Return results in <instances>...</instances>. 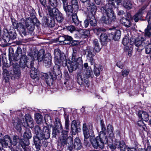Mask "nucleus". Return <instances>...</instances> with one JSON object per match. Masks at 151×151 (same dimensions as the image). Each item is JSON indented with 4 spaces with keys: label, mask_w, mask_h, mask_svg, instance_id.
<instances>
[{
    "label": "nucleus",
    "mask_w": 151,
    "mask_h": 151,
    "mask_svg": "<svg viewBox=\"0 0 151 151\" xmlns=\"http://www.w3.org/2000/svg\"><path fill=\"white\" fill-rule=\"evenodd\" d=\"M108 3L102 6L101 9L103 13L101 20L107 24H109L116 19L112 9L115 7L114 0H107Z\"/></svg>",
    "instance_id": "1"
},
{
    "label": "nucleus",
    "mask_w": 151,
    "mask_h": 151,
    "mask_svg": "<svg viewBox=\"0 0 151 151\" xmlns=\"http://www.w3.org/2000/svg\"><path fill=\"white\" fill-rule=\"evenodd\" d=\"M65 65L68 68L70 72L76 70L79 65H81L82 63V58L78 57V51L75 48L73 49V54L71 58V62L69 60H66L65 61Z\"/></svg>",
    "instance_id": "2"
},
{
    "label": "nucleus",
    "mask_w": 151,
    "mask_h": 151,
    "mask_svg": "<svg viewBox=\"0 0 151 151\" xmlns=\"http://www.w3.org/2000/svg\"><path fill=\"white\" fill-rule=\"evenodd\" d=\"M93 76L91 68L88 67L87 69L84 70L83 73H81L78 74V82L80 85L85 83L88 86L89 83L88 78L90 77H93Z\"/></svg>",
    "instance_id": "3"
},
{
    "label": "nucleus",
    "mask_w": 151,
    "mask_h": 151,
    "mask_svg": "<svg viewBox=\"0 0 151 151\" xmlns=\"http://www.w3.org/2000/svg\"><path fill=\"white\" fill-rule=\"evenodd\" d=\"M44 51V50H42L38 53L37 60L38 62L42 61L44 65L48 68L50 67L52 63V57L49 53L44 55L43 53Z\"/></svg>",
    "instance_id": "4"
},
{
    "label": "nucleus",
    "mask_w": 151,
    "mask_h": 151,
    "mask_svg": "<svg viewBox=\"0 0 151 151\" xmlns=\"http://www.w3.org/2000/svg\"><path fill=\"white\" fill-rule=\"evenodd\" d=\"M50 129L46 126L43 127L42 133H40L38 137L39 143H36L35 147L37 150H38L40 148L41 145V140L44 139H49L50 136Z\"/></svg>",
    "instance_id": "5"
},
{
    "label": "nucleus",
    "mask_w": 151,
    "mask_h": 151,
    "mask_svg": "<svg viewBox=\"0 0 151 151\" xmlns=\"http://www.w3.org/2000/svg\"><path fill=\"white\" fill-rule=\"evenodd\" d=\"M17 37V34L14 29L10 30L9 32L6 29L3 31V40L4 42H9L10 39L14 40Z\"/></svg>",
    "instance_id": "6"
},
{
    "label": "nucleus",
    "mask_w": 151,
    "mask_h": 151,
    "mask_svg": "<svg viewBox=\"0 0 151 151\" xmlns=\"http://www.w3.org/2000/svg\"><path fill=\"white\" fill-rule=\"evenodd\" d=\"M40 24L39 21L36 18L33 19L28 18L25 21L26 26L29 32H32L34 29L35 25L38 26Z\"/></svg>",
    "instance_id": "7"
},
{
    "label": "nucleus",
    "mask_w": 151,
    "mask_h": 151,
    "mask_svg": "<svg viewBox=\"0 0 151 151\" xmlns=\"http://www.w3.org/2000/svg\"><path fill=\"white\" fill-rule=\"evenodd\" d=\"M146 18L148 20V24L147 27L145 30V36L146 37H147L148 42L149 41H150L151 38L150 36L151 35V12H148L146 17Z\"/></svg>",
    "instance_id": "8"
},
{
    "label": "nucleus",
    "mask_w": 151,
    "mask_h": 151,
    "mask_svg": "<svg viewBox=\"0 0 151 151\" xmlns=\"http://www.w3.org/2000/svg\"><path fill=\"white\" fill-rule=\"evenodd\" d=\"M146 40V39H145L142 37H139L136 38L134 44L137 47L136 49L138 51L140 52L144 48L145 43L148 42Z\"/></svg>",
    "instance_id": "9"
},
{
    "label": "nucleus",
    "mask_w": 151,
    "mask_h": 151,
    "mask_svg": "<svg viewBox=\"0 0 151 151\" xmlns=\"http://www.w3.org/2000/svg\"><path fill=\"white\" fill-rule=\"evenodd\" d=\"M55 61V63L61 64V63H65L64 57L63 54L61 53V51L58 49H56L54 52Z\"/></svg>",
    "instance_id": "10"
},
{
    "label": "nucleus",
    "mask_w": 151,
    "mask_h": 151,
    "mask_svg": "<svg viewBox=\"0 0 151 151\" xmlns=\"http://www.w3.org/2000/svg\"><path fill=\"white\" fill-rule=\"evenodd\" d=\"M90 142L93 147L96 149H98L99 147L103 149L104 147V145L99 142V138L98 136L96 137H90Z\"/></svg>",
    "instance_id": "11"
},
{
    "label": "nucleus",
    "mask_w": 151,
    "mask_h": 151,
    "mask_svg": "<svg viewBox=\"0 0 151 151\" xmlns=\"http://www.w3.org/2000/svg\"><path fill=\"white\" fill-rule=\"evenodd\" d=\"M86 54L87 55V59L89 60L91 64L93 65L94 64V60L93 57L95 55L93 49L91 47H89L85 50Z\"/></svg>",
    "instance_id": "12"
},
{
    "label": "nucleus",
    "mask_w": 151,
    "mask_h": 151,
    "mask_svg": "<svg viewBox=\"0 0 151 151\" xmlns=\"http://www.w3.org/2000/svg\"><path fill=\"white\" fill-rule=\"evenodd\" d=\"M63 8L67 16L69 17L74 12V9L71 5H68V3L66 2L63 4Z\"/></svg>",
    "instance_id": "13"
},
{
    "label": "nucleus",
    "mask_w": 151,
    "mask_h": 151,
    "mask_svg": "<svg viewBox=\"0 0 151 151\" xmlns=\"http://www.w3.org/2000/svg\"><path fill=\"white\" fill-rule=\"evenodd\" d=\"M55 65L54 66L52 72L53 73L56 78H61L62 74L60 69V66L58 63H55Z\"/></svg>",
    "instance_id": "14"
},
{
    "label": "nucleus",
    "mask_w": 151,
    "mask_h": 151,
    "mask_svg": "<svg viewBox=\"0 0 151 151\" xmlns=\"http://www.w3.org/2000/svg\"><path fill=\"white\" fill-rule=\"evenodd\" d=\"M87 9L88 11V15L91 14H95L97 10V7L94 3L89 1L88 3Z\"/></svg>",
    "instance_id": "15"
},
{
    "label": "nucleus",
    "mask_w": 151,
    "mask_h": 151,
    "mask_svg": "<svg viewBox=\"0 0 151 151\" xmlns=\"http://www.w3.org/2000/svg\"><path fill=\"white\" fill-rule=\"evenodd\" d=\"M34 132L36 134V135H35L33 137L34 143L35 146L36 143L37 142L39 143L38 137L40 133H42V130L40 127L38 126H36L34 128Z\"/></svg>",
    "instance_id": "16"
},
{
    "label": "nucleus",
    "mask_w": 151,
    "mask_h": 151,
    "mask_svg": "<svg viewBox=\"0 0 151 151\" xmlns=\"http://www.w3.org/2000/svg\"><path fill=\"white\" fill-rule=\"evenodd\" d=\"M99 142L101 144H102L103 145L104 144H106L108 142H110V141L108 142V139L106 135V132H101L99 134Z\"/></svg>",
    "instance_id": "17"
},
{
    "label": "nucleus",
    "mask_w": 151,
    "mask_h": 151,
    "mask_svg": "<svg viewBox=\"0 0 151 151\" xmlns=\"http://www.w3.org/2000/svg\"><path fill=\"white\" fill-rule=\"evenodd\" d=\"M22 121L18 118L13 120L12 123L15 128L18 131L21 130L22 125Z\"/></svg>",
    "instance_id": "18"
},
{
    "label": "nucleus",
    "mask_w": 151,
    "mask_h": 151,
    "mask_svg": "<svg viewBox=\"0 0 151 151\" xmlns=\"http://www.w3.org/2000/svg\"><path fill=\"white\" fill-rule=\"evenodd\" d=\"M15 28L17 29L20 33L23 35L25 36L26 35V29L24 24L21 22L17 23V24Z\"/></svg>",
    "instance_id": "19"
},
{
    "label": "nucleus",
    "mask_w": 151,
    "mask_h": 151,
    "mask_svg": "<svg viewBox=\"0 0 151 151\" xmlns=\"http://www.w3.org/2000/svg\"><path fill=\"white\" fill-rule=\"evenodd\" d=\"M47 7L49 14L51 17H55L59 12L58 9L55 7L52 8L49 6H47Z\"/></svg>",
    "instance_id": "20"
},
{
    "label": "nucleus",
    "mask_w": 151,
    "mask_h": 151,
    "mask_svg": "<svg viewBox=\"0 0 151 151\" xmlns=\"http://www.w3.org/2000/svg\"><path fill=\"white\" fill-rule=\"evenodd\" d=\"M121 32L119 30H116L114 33L109 34V37L111 39H114L115 40L118 41L120 38Z\"/></svg>",
    "instance_id": "21"
},
{
    "label": "nucleus",
    "mask_w": 151,
    "mask_h": 151,
    "mask_svg": "<svg viewBox=\"0 0 151 151\" xmlns=\"http://www.w3.org/2000/svg\"><path fill=\"white\" fill-rule=\"evenodd\" d=\"M138 116L140 118L144 121H147L149 120L148 115L146 112L139 111L138 113Z\"/></svg>",
    "instance_id": "22"
},
{
    "label": "nucleus",
    "mask_w": 151,
    "mask_h": 151,
    "mask_svg": "<svg viewBox=\"0 0 151 151\" xmlns=\"http://www.w3.org/2000/svg\"><path fill=\"white\" fill-rule=\"evenodd\" d=\"M78 125L76 121L73 120L71 124V131L73 135H75L78 131Z\"/></svg>",
    "instance_id": "23"
},
{
    "label": "nucleus",
    "mask_w": 151,
    "mask_h": 151,
    "mask_svg": "<svg viewBox=\"0 0 151 151\" xmlns=\"http://www.w3.org/2000/svg\"><path fill=\"white\" fill-rule=\"evenodd\" d=\"M95 14H91L89 15H88L87 18L90 24L92 26H95L97 24V22L95 19Z\"/></svg>",
    "instance_id": "24"
},
{
    "label": "nucleus",
    "mask_w": 151,
    "mask_h": 151,
    "mask_svg": "<svg viewBox=\"0 0 151 151\" xmlns=\"http://www.w3.org/2000/svg\"><path fill=\"white\" fill-rule=\"evenodd\" d=\"M116 147L117 149H119L120 151H125L127 149V146L123 141L117 142Z\"/></svg>",
    "instance_id": "25"
},
{
    "label": "nucleus",
    "mask_w": 151,
    "mask_h": 151,
    "mask_svg": "<svg viewBox=\"0 0 151 151\" xmlns=\"http://www.w3.org/2000/svg\"><path fill=\"white\" fill-rule=\"evenodd\" d=\"M77 10H74V12L72 13L69 17H72V22L75 25L77 26L79 24V21L78 19L76 13Z\"/></svg>",
    "instance_id": "26"
},
{
    "label": "nucleus",
    "mask_w": 151,
    "mask_h": 151,
    "mask_svg": "<svg viewBox=\"0 0 151 151\" xmlns=\"http://www.w3.org/2000/svg\"><path fill=\"white\" fill-rule=\"evenodd\" d=\"M13 74L15 77H19L20 75L21 72L20 68L19 67V65H14L13 66Z\"/></svg>",
    "instance_id": "27"
},
{
    "label": "nucleus",
    "mask_w": 151,
    "mask_h": 151,
    "mask_svg": "<svg viewBox=\"0 0 151 151\" xmlns=\"http://www.w3.org/2000/svg\"><path fill=\"white\" fill-rule=\"evenodd\" d=\"M102 70V68L101 66L99 65L96 64L94 65L93 72L96 76H97L100 75V71Z\"/></svg>",
    "instance_id": "28"
},
{
    "label": "nucleus",
    "mask_w": 151,
    "mask_h": 151,
    "mask_svg": "<svg viewBox=\"0 0 151 151\" xmlns=\"http://www.w3.org/2000/svg\"><path fill=\"white\" fill-rule=\"evenodd\" d=\"M82 147V145L80 139L78 138H76L74 140V148L76 149L80 150Z\"/></svg>",
    "instance_id": "29"
},
{
    "label": "nucleus",
    "mask_w": 151,
    "mask_h": 151,
    "mask_svg": "<svg viewBox=\"0 0 151 151\" xmlns=\"http://www.w3.org/2000/svg\"><path fill=\"white\" fill-rule=\"evenodd\" d=\"M20 139L19 137L17 135L13 136L10 141L11 144L14 146L16 145L19 141L20 142Z\"/></svg>",
    "instance_id": "30"
},
{
    "label": "nucleus",
    "mask_w": 151,
    "mask_h": 151,
    "mask_svg": "<svg viewBox=\"0 0 151 151\" xmlns=\"http://www.w3.org/2000/svg\"><path fill=\"white\" fill-rule=\"evenodd\" d=\"M1 140L4 147H6L8 145V142H9L10 143L11 139L9 136L6 135L4 137L3 139H1Z\"/></svg>",
    "instance_id": "31"
},
{
    "label": "nucleus",
    "mask_w": 151,
    "mask_h": 151,
    "mask_svg": "<svg viewBox=\"0 0 151 151\" xmlns=\"http://www.w3.org/2000/svg\"><path fill=\"white\" fill-rule=\"evenodd\" d=\"M46 23L49 27H53L55 24L54 19L51 17L47 18Z\"/></svg>",
    "instance_id": "32"
},
{
    "label": "nucleus",
    "mask_w": 151,
    "mask_h": 151,
    "mask_svg": "<svg viewBox=\"0 0 151 151\" xmlns=\"http://www.w3.org/2000/svg\"><path fill=\"white\" fill-rule=\"evenodd\" d=\"M121 22L123 25L127 27H130L132 24L129 20L124 17L121 19Z\"/></svg>",
    "instance_id": "33"
},
{
    "label": "nucleus",
    "mask_w": 151,
    "mask_h": 151,
    "mask_svg": "<svg viewBox=\"0 0 151 151\" xmlns=\"http://www.w3.org/2000/svg\"><path fill=\"white\" fill-rule=\"evenodd\" d=\"M26 66L31 69L32 68H34L33 66L34 64V61L32 60V58L30 59H29L28 57L26 56Z\"/></svg>",
    "instance_id": "34"
},
{
    "label": "nucleus",
    "mask_w": 151,
    "mask_h": 151,
    "mask_svg": "<svg viewBox=\"0 0 151 151\" xmlns=\"http://www.w3.org/2000/svg\"><path fill=\"white\" fill-rule=\"evenodd\" d=\"M26 56L25 55H23L21 57L19 65L21 68H24L26 66Z\"/></svg>",
    "instance_id": "35"
},
{
    "label": "nucleus",
    "mask_w": 151,
    "mask_h": 151,
    "mask_svg": "<svg viewBox=\"0 0 151 151\" xmlns=\"http://www.w3.org/2000/svg\"><path fill=\"white\" fill-rule=\"evenodd\" d=\"M107 130L108 133L109 134V137L111 139V141H112V138L114 137V134L113 132V129L112 126L111 124H109L107 127Z\"/></svg>",
    "instance_id": "36"
},
{
    "label": "nucleus",
    "mask_w": 151,
    "mask_h": 151,
    "mask_svg": "<svg viewBox=\"0 0 151 151\" xmlns=\"http://www.w3.org/2000/svg\"><path fill=\"white\" fill-rule=\"evenodd\" d=\"M54 123L56 129H62L63 127L61 122L58 118L56 117L55 118Z\"/></svg>",
    "instance_id": "37"
},
{
    "label": "nucleus",
    "mask_w": 151,
    "mask_h": 151,
    "mask_svg": "<svg viewBox=\"0 0 151 151\" xmlns=\"http://www.w3.org/2000/svg\"><path fill=\"white\" fill-rule=\"evenodd\" d=\"M46 81L48 85L50 86L52 85L53 81V78L51 74L49 75H47L46 77Z\"/></svg>",
    "instance_id": "38"
},
{
    "label": "nucleus",
    "mask_w": 151,
    "mask_h": 151,
    "mask_svg": "<svg viewBox=\"0 0 151 151\" xmlns=\"http://www.w3.org/2000/svg\"><path fill=\"white\" fill-rule=\"evenodd\" d=\"M68 149L70 151H71L74 147L73 144V139L72 137L70 136L68 137Z\"/></svg>",
    "instance_id": "39"
},
{
    "label": "nucleus",
    "mask_w": 151,
    "mask_h": 151,
    "mask_svg": "<svg viewBox=\"0 0 151 151\" xmlns=\"http://www.w3.org/2000/svg\"><path fill=\"white\" fill-rule=\"evenodd\" d=\"M122 4L127 9H130L132 7L131 3L128 0H124Z\"/></svg>",
    "instance_id": "40"
},
{
    "label": "nucleus",
    "mask_w": 151,
    "mask_h": 151,
    "mask_svg": "<svg viewBox=\"0 0 151 151\" xmlns=\"http://www.w3.org/2000/svg\"><path fill=\"white\" fill-rule=\"evenodd\" d=\"M93 44L94 46L95 51L96 52H99L101 49L99 45V43L97 39H95L93 41Z\"/></svg>",
    "instance_id": "41"
},
{
    "label": "nucleus",
    "mask_w": 151,
    "mask_h": 151,
    "mask_svg": "<svg viewBox=\"0 0 151 151\" xmlns=\"http://www.w3.org/2000/svg\"><path fill=\"white\" fill-rule=\"evenodd\" d=\"M19 144L22 147L28 146L29 144V139L24 138L23 139H20Z\"/></svg>",
    "instance_id": "42"
},
{
    "label": "nucleus",
    "mask_w": 151,
    "mask_h": 151,
    "mask_svg": "<svg viewBox=\"0 0 151 151\" xmlns=\"http://www.w3.org/2000/svg\"><path fill=\"white\" fill-rule=\"evenodd\" d=\"M70 4L74 9V10H78V4L77 0H71Z\"/></svg>",
    "instance_id": "43"
},
{
    "label": "nucleus",
    "mask_w": 151,
    "mask_h": 151,
    "mask_svg": "<svg viewBox=\"0 0 151 151\" xmlns=\"http://www.w3.org/2000/svg\"><path fill=\"white\" fill-rule=\"evenodd\" d=\"M79 32L81 34V37L84 38H86L89 34V31L86 30L81 29Z\"/></svg>",
    "instance_id": "44"
},
{
    "label": "nucleus",
    "mask_w": 151,
    "mask_h": 151,
    "mask_svg": "<svg viewBox=\"0 0 151 151\" xmlns=\"http://www.w3.org/2000/svg\"><path fill=\"white\" fill-rule=\"evenodd\" d=\"M68 138L66 136H61L60 137V142L62 145L64 146L68 143Z\"/></svg>",
    "instance_id": "45"
},
{
    "label": "nucleus",
    "mask_w": 151,
    "mask_h": 151,
    "mask_svg": "<svg viewBox=\"0 0 151 151\" xmlns=\"http://www.w3.org/2000/svg\"><path fill=\"white\" fill-rule=\"evenodd\" d=\"M55 17L57 21L60 23L62 22L64 20L63 14L60 11Z\"/></svg>",
    "instance_id": "46"
},
{
    "label": "nucleus",
    "mask_w": 151,
    "mask_h": 151,
    "mask_svg": "<svg viewBox=\"0 0 151 151\" xmlns=\"http://www.w3.org/2000/svg\"><path fill=\"white\" fill-rule=\"evenodd\" d=\"M24 139H29L32 137V134L30 130L29 129H27L24 134Z\"/></svg>",
    "instance_id": "47"
},
{
    "label": "nucleus",
    "mask_w": 151,
    "mask_h": 151,
    "mask_svg": "<svg viewBox=\"0 0 151 151\" xmlns=\"http://www.w3.org/2000/svg\"><path fill=\"white\" fill-rule=\"evenodd\" d=\"M30 77L33 79H35L37 77V70L35 68H33L30 70Z\"/></svg>",
    "instance_id": "48"
},
{
    "label": "nucleus",
    "mask_w": 151,
    "mask_h": 151,
    "mask_svg": "<svg viewBox=\"0 0 151 151\" xmlns=\"http://www.w3.org/2000/svg\"><path fill=\"white\" fill-rule=\"evenodd\" d=\"M35 120L38 124L41 123L43 120V117L39 113H37L35 115Z\"/></svg>",
    "instance_id": "49"
},
{
    "label": "nucleus",
    "mask_w": 151,
    "mask_h": 151,
    "mask_svg": "<svg viewBox=\"0 0 151 151\" xmlns=\"http://www.w3.org/2000/svg\"><path fill=\"white\" fill-rule=\"evenodd\" d=\"M108 36L104 33H101L100 36V40L101 42H104L107 41Z\"/></svg>",
    "instance_id": "50"
},
{
    "label": "nucleus",
    "mask_w": 151,
    "mask_h": 151,
    "mask_svg": "<svg viewBox=\"0 0 151 151\" xmlns=\"http://www.w3.org/2000/svg\"><path fill=\"white\" fill-rule=\"evenodd\" d=\"M23 126L25 127H29L30 128H32L34 126V124H33V120H30L27 122H24L22 123Z\"/></svg>",
    "instance_id": "51"
},
{
    "label": "nucleus",
    "mask_w": 151,
    "mask_h": 151,
    "mask_svg": "<svg viewBox=\"0 0 151 151\" xmlns=\"http://www.w3.org/2000/svg\"><path fill=\"white\" fill-rule=\"evenodd\" d=\"M124 50L126 51H128V55L129 56L132 55L133 48L131 45L126 46L125 47Z\"/></svg>",
    "instance_id": "52"
},
{
    "label": "nucleus",
    "mask_w": 151,
    "mask_h": 151,
    "mask_svg": "<svg viewBox=\"0 0 151 151\" xmlns=\"http://www.w3.org/2000/svg\"><path fill=\"white\" fill-rule=\"evenodd\" d=\"M92 126H88V124L86 123H84L83 124V132L88 131H89V129L90 130H91L92 129Z\"/></svg>",
    "instance_id": "53"
},
{
    "label": "nucleus",
    "mask_w": 151,
    "mask_h": 151,
    "mask_svg": "<svg viewBox=\"0 0 151 151\" xmlns=\"http://www.w3.org/2000/svg\"><path fill=\"white\" fill-rule=\"evenodd\" d=\"M122 42L124 45H126L127 46L131 45L130 42V40L127 36H125L123 38Z\"/></svg>",
    "instance_id": "54"
},
{
    "label": "nucleus",
    "mask_w": 151,
    "mask_h": 151,
    "mask_svg": "<svg viewBox=\"0 0 151 151\" xmlns=\"http://www.w3.org/2000/svg\"><path fill=\"white\" fill-rule=\"evenodd\" d=\"M94 32L97 35H99L102 32H104L106 31L105 29L101 28H94L93 29Z\"/></svg>",
    "instance_id": "55"
},
{
    "label": "nucleus",
    "mask_w": 151,
    "mask_h": 151,
    "mask_svg": "<svg viewBox=\"0 0 151 151\" xmlns=\"http://www.w3.org/2000/svg\"><path fill=\"white\" fill-rule=\"evenodd\" d=\"M72 38L71 37L69 36H65L64 37V40L63 43L65 44H69L71 41L72 40Z\"/></svg>",
    "instance_id": "56"
},
{
    "label": "nucleus",
    "mask_w": 151,
    "mask_h": 151,
    "mask_svg": "<svg viewBox=\"0 0 151 151\" xmlns=\"http://www.w3.org/2000/svg\"><path fill=\"white\" fill-rule=\"evenodd\" d=\"M45 120L47 124H50V123L52 122L51 118L50 116L48 114H46L45 115Z\"/></svg>",
    "instance_id": "57"
},
{
    "label": "nucleus",
    "mask_w": 151,
    "mask_h": 151,
    "mask_svg": "<svg viewBox=\"0 0 151 151\" xmlns=\"http://www.w3.org/2000/svg\"><path fill=\"white\" fill-rule=\"evenodd\" d=\"M142 17V15L137 13L133 16L132 19L134 20L135 22H137L138 21L139 19H141Z\"/></svg>",
    "instance_id": "58"
},
{
    "label": "nucleus",
    "mask_w": 151,
    "mask_h": 151,
    "mask_svg": "<svg viewBox=\"0 0 151 151\" xmlns=\"http://www.w3.org/2000/svg\"><path fill=\"white\" fill-rule=\"evenodd\" d=\"M147 44V43H145ZM145 48V52L147 54H149L151 52V43H147Z\"/></svg>",
    "instance_id": "59"
},
{
    "label": "nucleus",
    "mask_w": 151,
    "mask_h": 151,
    "mask_svg": "<svg viewBox=\"0 0 151 151\" xmlns=\"http://www.w3.org/2000/svg\"><path fill=\"white\" fill-rule=\"evenodd\" d=\"M69 117L68 116L66 118H65V128L66 129H68L69 128Z\"/></svg>",
    "instance_id": "60"
},
{
    "label": "nucleus",
    "mask_w": 151,
    "mask_h": 151,
    "mask_svg": "<svg viewBox=\"0 0 151 151\" xmlns=\"http://www.w3.org/2000/svg\"><path fill=\"white\" fill-rule=\"evenodd\" d=\"M32 119L31 118V117L30 115L29 114H26L25 116V122H24V120L23 119V122H28L30 120H32Z\"/></svg>",
    "instance_id": "61"
},
{
    "label": "nucleus",
    "mask_w": 151,
    "mask_h": 151,
    "mask_svg": "<svg viewBox=\"0 0 151 151\" xmlns=\"http://www.w3.org/2000/svg\"><path fill=\"white\" fill-rule=\"evenodd\" d=\"M49 2L52 6H56L57 5V0H49Z\"/></svg>",
    "instance_id": "62"
},
{
    "label": "nucleus",
    "mask_w": 151,
    "mask_h": 151,
    "mask_svg": "<svg viewBox=\"0 0 151 151\" xmlns=\"http://www.w3.org/2000/svg\"><path fill=\"white\" fill-rule=\"evenodd\" d=\"M129 70L128 69H124L122 70V75L124 76H126L129 74Z\"/></svg>",
    "instance_id": "63"
},
{
    "label": "nucleus",
    "mask_w": 151,
    "mask_h": 151,
    "mask_svg": "<svg viewBox=\"0 0 151 151\" xmlns=\"http://www.w3.org/2000/svg\"><path fill=\"white\" fill-rule=\"evenodd\" d=\"M67 30L70 31L71 32H72L76 29L75 27L73 25L69 26L67 27Z\"/></svg>",
    "instance_id": "64"
}]
</instances>
